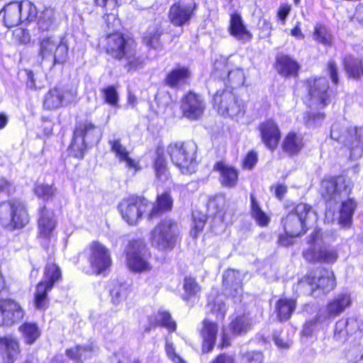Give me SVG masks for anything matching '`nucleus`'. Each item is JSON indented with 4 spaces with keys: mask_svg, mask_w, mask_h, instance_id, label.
<instances>
[{
    "mask_svg": "<svg viewBox=\"0 0 363 363\" xmlns=\"http://www.w3.org/2000/svg\"><path fill=\"white\" fill-rule=\"evenodd\" d=\"M30 216L26 203L19 198L0 202V225L8 231L22 230L28 225Z\"/></svg>",
    "mask_w": 363,
    "mask_h": 363,
    "instance_id": "nucleus-3",
    "label": "nucleus"
},
{
    "mask_svg": "<svg viewBox=\"0 0 363 363\" xmlns=\"http://www.w3.org/2000/svg\"><path fill=\"white\" fill-rule=\"evenodd\" d=\"M213 72L217 77L223 80L227 79L230 84L235 87L242 86L245 84V76L243 69H230L225 60H216Z\"/></svg>",
    "mask_w": 363,
    "mask_h": 363,
    "instance_id": "nucleus-17",
    "label": "nucleus"
},
{
    "mask_svg": "<svg viewBox=\"0 0 363 363\" xmlns=\"http://www.w3.org/2000/svg\"><path fill=\"white\" fill-rule=\"evenodd\" d=\"M18 5L20 6L19 9L22 16V21L35 19L38 13L37 8L32 2L24 0L18 2Z\"/></svg>",
    "mask_w": 363,
    "mask_h": 363,
    "instance_id": "nucleus-49",
    "label": "nucleus"
},
{
    "mask_svg": "<svg viewBox=\"0 0 363 363\" xmlns=\"http://www.w3.org/2000/svg\"><path fill=\"white\" fill-rule=\"evenodd\" d=\"M222 286L230 296H235L242 289L240 272L233 269H227L223 274Z\"/></svg>",
    "mask_w": 363,
    "mask_h": 363,
    "instance_id": "nucleus-29",
    "label": "nucleus"
},
{
    "mask_svg": "<svg viewBox=\"0 0 363 363\" xmlns=\"http://www.w3.org/2000/svg\"><path fill=\"white\" fill-rule=\"evenodd\" d=\"M98 126L91 121H78L74 126L70 143L67 147L68 155L77 160H83L89 148L86 139L93 135Z\"/></svg>",
    "mask_w": 363,
    "mask_h": 363,
    "instance_id": "nucleus-9",
    "label": "nucleus"
},
{
    "mask_svg": "<svg viewBox=\"0 0 363 363\" xmlns=\"http://www.w3.org/2000/svg\"><path fill=\"white\" fill-rule=\"evenodd\" d=\"M152 167L157 179L167 178L169 168L166 158L163 152H157L153 161Z\"/></svg>",
    "mask_w": 363,
    "mask_h": 363,
    "instance_id": "nucleus-46",
    "label": "nucleus"
},
{
    "mask_svg": "<svg viewBox=\"0 0 363 363\" xmlns=\"http://www.w3.org/2000/svg\"><path fill=\"white\" fill-rule=\"evenodd\" d=\"M225 195L222 194H215L208 199V205L214 209V218H218L222 222L225 221L227 211L223 206H220V203H225Z\"/></svg>",
    "mask_w": 363,
    "mask_h": 363,
    "instance_id": "nucleus-42",
    "label": "nucleus"
},
{
    "mask_svg": "<svg viewBox=\"0 0 363 363\" xmlns=\"http://www.w3.org/2000/svg\"><path fill=\"white\" fill-rule=\"evenodd\" d=\"M298 236H292L290 233H285L279 235L277 244L282 247H289L293 244L292 238Z\"/></svg>",
    "mask_w": 363,
    "mask_h": 363,
    "instance_id": "nucleus-63",
    "label": "nucleus"
},
{
    "mask_svg": "<svg viewBox=\"0 0 363 363\" xmlns=\"http://www.w3.org/2000/svg\"><path fill=\"white\" fill-rule=\"evenodd\" d=\"M264 356L262 352L247 351L241 355V363H263Z\"/></svg>",
    "mask_w": 363,
    "mask_h": 363,
    "instance_id": "nucleus-53",
    "label": "nucleus"
},
{
    "mask_svg": "<svg viewBox=\"0 0 363 363\" xmlns=\"http://www.w3.org/2000/svg\"><path fill=\"white\" fill-rule=\"evenodd\" d=\"M0 315L2 323L11 325L23 318L24 311L21 305L11 298L0 299Z\"/></svg>",
    "mask_w": 363,
    "mask_h": 363,
    "instance_id": "nucleus-23",
    "label": "nucleus"
},
{
    "mask_svg": "<svg viewBox=\"0 0 363 363\" xmlns=\"http://www.w3.org/2000/svg\"><path fill=\"white\" fill-rule=\"evenodd\" d=\"M13 39L15 43L26 45L30 43V37L28 30L17 28L13 32Z\"/></svg>",
    "mask_w": 363,
    "mask_h": 363,
    "instance_id": "nucleus-56",
    "label": "nucleus"
},
{
    "mask_svg": "<svg viewBox=\"0 0 363 363\" xmlns=\"http://www.w3.org/2000/svg\"><path fill=\"white\" fill-rule=\"evenodd\" d=\"M297 307V300L294 298L281 297L275 303L274 311L277 319L281 323L291 319Z\"/></svg>",
    "mask_w": 363,
    "mask_h": 363,
    "instance_id": "nucleus-30",
    "label": "nucleus"
},
{
    "mask_svg": "<svg viewBox=\"0 0 363 363\" xmlns=\"http://www.w3.org/2000/svg\"><path fill=\"white\" fill-rule=\"evenodd\" d=\"M24 342L26 345H33L40 336V330L35 323L25 322L18 327Z\"/></svg>",
    "mask_w": 363,
    "mask_h": 363,
    "instance_id": "nucleus-37",
    "label": "nucleus"
},
{
    "mask_svg": "<svg viewBox=\"0 0 363 363\" xmlns=\"http://www.w3.org/2000/svg\"><path fill=\"white\" fill-rule=\"evenodd\" d=\"M250 214L259 227H267L270 223V216L262 211L259 202L252 194H250Z\"/></svg>",
    "mask_w": 363,
    "mask_h": 363,
    "instance_id": "nucleus-36",
    "label": "nucleus"
},
{
    "mask_svg": "<svg viewBox=\"0 0 363 363\" xmlns=\"http://www.w3.org/2000/svg\"><path fill=\"white\" fill-rule=\"evenodd\" d=\"M323 235L320 229L315 228L308 236L307 243L312 247L317 246L316 243L319 241H322Z\"/></svg>",
    "mask_w": 363,
    "mask_h": 363,
    "instance_id": "nucleus-62",
    "label": "nucleus"
},
{
    "mask_svg": "<svg viewBox=\"0 0 363 363\" xmlns=\"http://www.w3.org/2000/svg\"><path fill=\"white\" fill-rule=\"evenodd\" d=\"M195 4H184L178 2L173 4L169 12V18L172 24L177 26H182L190 20Z\"/></svg>",
    "mask_w": 363,
    "mask_h": 363,
    "instance_id": "nucleus-27",
    "label": "nucleus"
},
{
    "mask_svg": "<svg viewBox=\"0 0 363 363\" xmlns=\"http://www.w3.org/2000/svg\"><path fill=\"white\" fill-rule=\"evenodd\" d=\"M328 69L329 76L334 85L339 84L338 71L335 63L333 61H330L328 63Z\"/></svg>",
    "mask_w": 363,
    "mask_h": 363,
    "instance_id": "nucleus-61",
    "label": "nucleus"
},
{
    "mask_svg": "<svg viewBox=\"0 0 363 363\" xmlns=\"http://www.w3.org/2000/svg\"><path fill=\"white\" fill-rule=\"evenodd\" d=\"M300 290L307 291L309 296L326 295L336 287L333 271L326 267H318L307 272L297 282Z\"/></svg>",
    "mask_w": 363,
    "mask_h": 363,
    "instance_id": "nucleus-2",
    "label": "nucleus"
},
{
    "mask_svg": "<svg viewBox=\"0 0 363 363\" xmlns=\"http://www.w3.org/2000/svg\"><path fill=\"white\" fill-rule=\"evenodd\" d=\"M305 260L311 264H333L338 258V250L331 245L323 242L318 246L308 247L302 252Z\"/></svg>",
    "mask_w": 363,
    "mask_h": 363,
    "instance_id": "nucleus-14",
    "label": "nucleus"
},
{
    "mask_svg": "<svg viewBox=\"0 0 363 363\" xmlns=\"http://www.w3.org/2000/svg\"><path fill=\"white\" fill-rule=\"evenodd\" d=\"M84 257L91 273L96 276L108 272L113 264L110 250L97 240L90 242L83 251L77 254L74 263L81 265Z\"/></svg>",
    "mask_w": 363,
    "mask_h": 363,
    "instance_id": "nucleus-5",
    "label": "nucleus"
},
{
    "mask_svg": "<svg viewBox=\"0 0 363 363\" xmlns=\"http://www.w3.org/2000/svg\"><path fill=\"white\" fill-rule=\"evenodd\" d=\"M348 192V186L342 175H327L320 181L319 193L325 203L340 198L342 192Z\"/></svg>",
    "mask_w": 363,
    "mask_h": 363,
    "instance_id": "nucleus-13",
    "label": "nucleus"
},
{
    "mask_svg": "<svg viewBox=\"0 0 363 363\" xmlns=\"http://www.w3.org/2000/svg\"><path fill=\"white\" fill-rule=\"evenodd\" d=\"M218 333V325L216 322L208 318L201 321V328L199 334L201 338V352L203 354L211 352L215 347Z\"/></svg>",
    "mask_w": 363,
    "mask_h": 363,
    "instance_id": "nucleus-21",
    "label": "nucleus"
},
{
    "mask_svg": "<svg viewBox=\"0 0 363 363\" xmlns=\"http://www.w3.org/2000/svg\"><path fill=\"white\" fill-rule=\"evenodd\" d=\"M35 195L44 201L52 199L56 192L55 188L48 184H36L33 188Z\"/></svg>",
    "mask_w": 363,
    "mask_h": 363,
    "instance_id": "nucleus-48",
    "label": "nucleus"
},
{
    "mask_svg": "<svg viewBox=\"0 0 363 363\" xmlns=\"http://www.w3.org/2000/svg\"><path fill=\"white\" fill-rule=\"evenodd\" d=\"M312 206L304 202L293 204V208L281 218L284 231L292 236H302L309 229L308 221Z\"/></svg>",
    "mask_w": 363,
    "mask_h": 363,
    "instance_id": "nucleus-7",
    "label": "nucleus"
},
{
    "mask_svg": "<svg viewBox=\"0 0 363 363\" xmlns=\"http://www.w3.org/2000/svg\"><path fill=\"white\" fill-rule=\"evenodd\" d=\"M16 191V186L13 184L4 177H0V194H5L8 196Z\"/></svg>",
    "mask_w": 363,
    "mask_h": 363,
    "instance_id": "nucleus-57",
    "label": "nucleus"
},
{
    "mask_svg": "<svg viewBox=\"0 0 363 363\" xmlns=\"http://www.w3.org/2000/svg\"><path fill=\"white\" fill-rule=\"evenodd\" d=\"M310 105L323 108L331 102L329 82L325 77H311L304 81Z\"/></svg>",
    "mask_w": 363,
    "mask_h": 363,
    "instance_id": "nucleus-11",
    "label": "nucleus"
},
{
    "mask_svg": "<svg viewBox=\"0 0 363 363\" xmlns=\"http://www.w3.org/2000/svg\"><path fill=\"white\" fill-rule=\"evenodd\" d=\"M313 37L318 43L327 45L332 43L333 36L331 33L322 24L315 25Z\"/></svg>",
    "mask_w": 363,
    "mask_h": 363,
    "instance_id": "nucleus-50",
    "label": "nucleus"
},
{
    "mask_svg": "<svg viewBox=\"0 0 363 363\" xmlns=\"http://www.w3.org/2000/svg\"><path fill=\"white\" fill-rule=\"evenodd\" d=\"M174 207V199L169 189H165L161 194H157L151 209L146 214L149 221H153L164 213H169Z\"/></svg>",
    "mask_w": 363,
    "mask_h": 363,
    "instance_id": "nucleus-22",
    "label": "nucleus"
},
{
    "mask_svg": "<svg viewBox=\"0 0 363 363\" xmlns=\"http://www.w3.org/2000/svg\"><path fill=\"white\" fill-rule=\"evenodd\" d=\"M130 293V287L124 282L115 281L109 291L112 303L117 305L125 300Z\"/></svg>",
    "mask_w": 363,
    "mask_h": 363,
    "instance_id": "nucleus-38",
    "label": "nucleus"
},
{
    "mask_svg": "<svg viewBox=\"0 0 363 363\" xmlns=\"http://www.w3.org/2000/svg\"><path fill=\"white\" fill-rule=\"evenodd\" d=\"M258 162L257 153L255 150H249L243 157L241 168L245 170H252Z\"/></svg>",
    "mask_w": 363,
    "mask_h": 363,
    "instance_id": "nucleus-54",
    "label": "nucleus"
},
{
    "mask_svg": "<svg viewBox=\"0 0 363 363\" xmlns=\"http://www.w3.org/2000/svg\"><path fill=\"white\" fill-rule=\"evenodd\" d=\"M63 281V272L58 263L48 259L43 269V279L35 286L33 304L35 309L45 311L50 306L49 293Z\"/></svg>",
    "mask_w": 363,
    "mask_h": 363,
    "instance_id": "nucleus-1",
    "label": "nucleus"
},
{
    "mask_svg": "<svg viewBox=\"0 0 363 363\" xmlns=\"http://www.w3.org/2000/svg\"><path fill=\"white\" fill-rule=\"evenodd\" d=\"M356 206V203L352 199H347L342 202L338 218V223L341 225L345 227L350 225Z\"/></svg>",
    "mask_w": 363,
    "mask_h": 363,
    "instance_id": "nucleus-39",
    "label": "nucleus"
},
{
    "mask_svg": "<svg viewBox=\"0 0 363 363\" xmlns=\"http://www.w3.org/2000/svg\"><path fill=\"white\" fill-rule=\"evenodd\" d=\"M150 205V201L145 196L133 194L123 198L117 208L123 220L134 226L142 220Z\"/></svg>",
    "mask_w": 363,
    "mask_h": 363,
    "instance_id": "nucleus-8",
    "label": "nucleus"
},
{
    "mask_svg": "<svg viewBox=\"0 0 363 363\" xmlns=\"http://www.w3.org/2000/svg\"><path fill=\"white\" fill-rule=\"evenodd\" d=\"M101 94L104 104L113 108L119 106V95L116 86L108 85L101 89Z\"/></svg>",
    "mask_w": 363,
    "mask_h": 363,
    "instance_id": "nucleus-44",
    "label": "nucleus"
},
{
    "mask_svg": "<svg viewBox=\"0 0 363 363\" xmlns=\"http://www.w3.org/2000/svg\"><path fill=\"white\" fill-rule=\"evenodd\" d=\"M211 103L213 108L223 116L233 117L244 113V102L228 88L217 90Z\"/></svg>",
    "mask_w": 363,
    "mask_h": 363,
    "instance_id": "nucleus-10",
    "label": "nucleus"
},
{
    "mask_svg": "<svg viewBox=\"0 0 363 363\" xmlns=\"http://www.w3.org/2000/svg\"><path fill=\"white\" fill-rule=\"evenodd\" d=\"M56 22V14L54 9L46 8L40 14L38 25L40 30H48L55 27Z\"/></svg>",
    "mask_w": 363,
    "mask_h": 363,
    "instance_id": "nucleus-45",
    "label": "nucleus"
},
{
    "mask_svg": "<svg viewBox=\"0 0 363 363\" xmlns=\"http://www.w3.org/2000/svg\"><path fill=\"white\" fill-rule=\"evenodd\" d=\"M180 110L182 116L196 121L204 113L206 105L201 95L193 90H189L181 98Z\"/></svg>",
    "mask_w": 363,
    "mask_h": 363,
    "instance_id": "nucleus-15",
    "label": "nucleus"
},
{
    "mask_svg": "<svg viewBox=\"0 0 363 363\" xmlns=\"http://www.w3.org/2000/svg\"><path fill=\"white\" fill-rule=\"evenodd\" d=\"M344 66L350 77L357 79L363 73L362 60L354 57L349 56L345 57Z\"/></svg>",
    "mask_w": 363,
    "mask_h": 363,
    "instance_id": "nucleus-43",
    "label": "nucleus"
},
{
    "mask_svg": "<svg viewBox=\"0 0 363 363\" xmlns=\"http://www.w3.org/2000/svg\"><path fill=\"white\" fill-rule=\"evenodd\" d=\"M178 222L171 218L161 219L150 233V246L159 252L172 250L178 242Z\"/></svg>",
    "mask_w": 363,
    "mask_h": 363,
    "instance_id": "nucleus-6",
    "label": "nucleus"
},
{
    "mask_svg": "<svg viewBox=\"0 0 363 363\" xmlns=\"http://www.w3.org/2000/svg\"><path fill=\"white\" fill-rule=\"evenodd\" d=\"M164 351L167 357L173 363H187V362L177 352L174 343L166 340L164 344Z\"/></svg>",
    "mask_w": 363,
    "mask_h": 363,
    "instance_id": "nucleus-51",
    "label": "nucleus"
},
{
    "mask_svg": "<svg viewBox=\"0 0 363 363\" xmlns=\"http://www.w3.org/2000/svg\"><path fill=\"white\" fill-rule=\"evenodd\" d=\"M145 248V243L142 239H133L128 242L125 250V255L126 265L131 272L142 273L152 269L151 264L142 255V251Z\"/></svg>",
    "mask_w": 363,
    "mask_h": 363,
    "instance_id": "nucleus-12",
    "label": "nucleus"
},
{
    "mask_svg": "<svg viewBox=\"0 0 363 363\" xmlns=\"http://www.w3.org/2000/svg\"><path fill=\"white\" fill-rule=\"evenodd\" d=\"M38 218L37 220L38 237L49 240L57 226L54 211L50 210L43 204L38 208Z\"/></svg>",
    "mask_w": 363,
    "mask_h": 363,
    "instance_id": "nucleus-19",
    "label": "nucleus"
},
{
    "mask_svg": "<svg viewBox=\"0 0 363 363\" xmlns=\"http://www.w3.org/2000/svg\"><path fill=\"white\" fill-rule=\"evenodd\" d=\"M18 1H13L6 4L1 13H3L4 22L6 27L18 26L22 21Z\"/></svg>",
    "mask_w": 363,
    "mask_h": 363,
    "instance_id": "nucleus-33",
    "label": "nucleus"
},
{
    "mask_svg": "<svg viewBox=\"0 0 363 363\" xmlns=\"http://www.w3.org/2000/svg\"><path fill=\"white\" fill-rule=\"evenodd\" d=\"M109 144L111 152L116 155L119 161L129 154L125 147L121 144L120 139L109 141Z\"/></svg>",
    "mask_w": 363,
    "mask_h": 363,
    "instance_id": "nucleus-55",
    "label": "nucleus"
},
{
    "mask_svg": "<svg viewBox=\"0 0 363 363\" xmlns=\"http://www.w3.org/2000/svg\"><path fill=\"white\" fill-rule=\"evenodd\" d=\"M230 33L234 37L244 41H248L252 38L251 33L247 30L241 16L238 13L231 15Z\"/></svg>",
    "mask_w": 363,
    "mask_h": 363,
    "instance_id": "nucleus-35",
    "label": "nucleus"
},
{
    "mask_svg": "<svg viewBox=\"0 0 363 363\" xmlns=\"http://www.w3.org/2000/svg\"><path fill=\"white\" fill-rule=\"evenodd\" d=\"M281 331L275 330L273 333L272 339L274 344L280 350H288L291 345V341H285L281 338Z\"/></svg>",
    "mask_w": 363,
    "mask_h": 363,
    "instance_id": "nucleus-59",
    "label": "nucleus"
},
{
    "mask_svg": "<svg viewBox=\"0 0 363 363\" xmlns=\"http://www.w3.org/2000/svg\"><path fill=\"white\" fill-rule=\"evenodd\" d=\"M69 95H72V91L63 87L55 86L50 88L44 96L43 108L52 111L62 107Z\"/></svg>",
    "mask_w": 363,
    "mask_h": 363,
    "instance_id": "nucleus-26",
    "label": "nucleus"
},
{
    "mask_svg": "<svg viewBox=\"0 0 363 363\" xmlns=\"http://www.w3.org/2000/svg\"><path fill=\"white\" fill-rule=\"evenodd\" d=\"M21 342L13 335L0 336V363H15L21 356Z\"/></svg>",
    "mask_w": 363,
    "mask_h": 363,
    "instance_id": "nucleus-18",
    "label": "nucleus"
},
{
    "mask_svg": "<svg viewBox=\"0 0 363 363\" xmlns=\"http://www.w3.org/2000/svg\"><path fill=\"white\" fill-rule=\"evenodd\" d=\"M210 363H235L233 356L225 353L216 355Z\"/></svg>",
    "mask_w": 363,
    "mask_h": 363,
    "instance_id": "nucleus-64",
    "label": "nucleus"
},
{
    "mask_svg": "<svg viewBox=\"0 0 363 363\" xmlns=\"http://www.w3.org/2000/svg\"><path fill=\"white\" fill-rule=\"evenodd\" d=\"M125 48L126 47H108L106 51L111 58L121 60L125 55Z\"/></svg>",
    "mask_w": 363,
    "mask_h": 363,
    "instance_id": "nucleus-58",
    "label": "nucleus"
},
{
    "mask_svg": "<svg viewBox=\"0 0 363 363\" xmlns=\"http://www.w3.org/2000/svg\"><path fill=\"white\" fill-rule=\"evenodd\" d=\"M40 48L43 60H51L52 66L63 65L67 61L68 47H55L53 52L48 50L47 47Z\"/></svg>",
    "mask_w": 363,
    "mask_h": 363,
    "instance_id": "nucleus-34",
    "label": "nucleus"
},
{
    "mask_svg": "<svg viewBox=\"0 0 363 363\" xmlns=\"http://www.w3.org/2000/svg\"><path fill=\"white\" fill-rule=\"evenodd\" d=\"M183 289L184 293L182 299L184 301H189L194 298H199L201 288L194 277L188 276L184 279Z\"/></svg>",
    "mask_w": 363,
    "mask_h": 363,
    "instance_id": "nucleus-40",
    "label": "nucleus"
},
{
    "mask_svg": "<svg viewBox=\"0 0 363 363\" xmlns=\"http://www.w3.org/2000/svg\"><path fill=\"white\" fill-rule=\"evenodd\" d=\"M107 44H113L115 45H131L133 43L132 38L125 36L120 33H114L107 35Z\"/></svg>",
    "mask_w": 363,
    "mask_h": 363,
    "instance_id": "nucleus-52",
    "label": "nucleus"
},
{
    "mask_svg": "<svg viewBox=\"0 0 363 363\" xmlns=\"http://www.w3.org/2000/svg\"><path fill=\"white\" fill-rule=\"evenodd\" d=\"M93 347L91 345H76L74 347L67 348L65 350L66 356L75 363H83L82 353L92 352Z\"/></svg>",
    "mask_w": 363,
    "mask_h": 363,
    "instance_id": "nucleus-47",
    "label": "nucleus"
},
{
    "mask_svg": "<svg viewBox=\"0 0 363 363\" xmlns=\"http://www.w3.org/2000/svg\"><path fill=\"white\" fill-rule=\"evenodd\" d=\"M167 152L172 162L184 175H191L197 171V146L191 141H177L169 143Z\"/></svg>",
    "mask_w": 363,
    "mask_h": 363,
    "instance_id": "nucleus-4",
    "label": "nucleus"
},
{
    "mask_svg": "<svg viewBox=\"0 0 363 363\" xmlns=\"http://www.w3.org/2000/svg\"><path fill=\"white\" fill-rule=\"evenodd\" d=\"M120 162H125V167L128 169H132L135 173L141 169L139 162L130 157V154L127 155L125 157L121 159Z\"/></svg>",
    "mask_w": 363,
    "mask_h": 363,
    "instance_id": "nucleus-60",
    "label": "nucleus"
},
{
    "mask_svg": "<svg viewBox=\"0 0 363 363\" xmlns=\"http://www.w3.org/2000/svg\"><path fill=\"white\" fill-rule=\"evenodd\" d=\"M351 304V298L347 294H340L330 300L326 306V313L329 317H336Z\"/></svg>",
    "mask_w": 363,
    "mask_h": 363,
    "instance_id": "nucleus-32",
    "label": "nucleus"
},
{
    "mask_svg": "<svg viewBox=\"0 0 363 363\" xmlns=\"http://www.w3.org/2000/svg\"><path fill=\"white\" fill-rule=\"evenodd\" d=\"M305 145L303 138L295 131L288 132L281 144V150L290 157L298 155Z\"/></svg>",
    "mask_w": 363,
    "mask_h": 363,
    "instance_id": "nucleus-28",
    "label": "nucleus"
},
{
    "mask_svg": "<svg viewBox=\"0 0 363 363\" xmlns=\"http://www.w3.org/2000/svg\"><path fill=\"white\" fill-rule=\"evenodd\" d=\"M274 68L281 76L290 77L298 76L300 67L296 61L288 55H279L276 58Z\"/></svg>",
    "mask_w": 363,
    "mask_h": 363,
    "instance_id": "nucleus-31",
    "label": "nucleus"
},
{
    "mask_svg": "<svg viewBox=\"0 0 363 363\" xmlns=\"http://www.w3.org/2000/svg\"><path fill=\"white\" fill-rule=\"evenodd\" d=\"M251 328V323L244 314L237 315L230 323V330L233 335L239 336L247 333Z\"/></svg>",
    "mask_w": 363,
    "mask_h": 363,
    "instance_id": "nucleus-41",
    "label": "nucleus"
},
{
    "mask_svg": "<svg viewBox=\"0 0 363 363\" xmlns=\"http://www.w3.org/2000/svg\"><path fill=\"white\" fill-rule=\"evenodd\" d=\"M147 325L144 327V332L149 333L156 328H164L169 333H174L177 330V325L173 320L171 313L168 311L158 310L154 311L151 315L147 316Z\"/></svg>",
    "mask_w": 363,
    "mask_h": 363,
    "instance_id": "nucleus-20",
    "label": "nucleus"
},
{
    "mask_svg": "<svg viewBox=\"0 0 363 363\" xmlns=\"http://www.w3.org/2000/svg\"><path fill=\"white\" fill-rule=\"evenodd\" d=\"M192 77L189 67L177 65L172 69L165 76L164 84L172 89H179L188 85Z\"/></svg>",
    "mask_w": 363,
    "mask_h": 363,
    "instance_id": "nucleus-25",
    "label": "nucleus"
},
{
    "mask_svg": "<svg viewBox=\"0 0 363 363\" xmlns=\"http://www.w3.org/2000/svg\"><path fill=\"white\" fill-rule=\"evenodd\" d=\"M261 141L270 151L276 150L281 142V129L273 118H267L260 123L257 128Z\"/></svg>",
    "mask_w": 363,
    "mask_h": 363,
    "instance_id": "nucleus-16",
    "label": "nucleus"
},
{
    "mask_svg": "<svg viewBox=\"0 0 363 363\" xmlns=\"http://www.w3.org/2000/svg\"><path fill=\"white\" fill-rule=\"evenodd\" d=\"M213 170L219 174V182L223 187L235 188L239 181V170L234 166L219 160L215 162Z\"/></svg>",
    "mask_w": 363,
    "mask_h": 363,
    "instance_id": "nucleus-24",
    "label": "nucleus"
}]
</instances>
